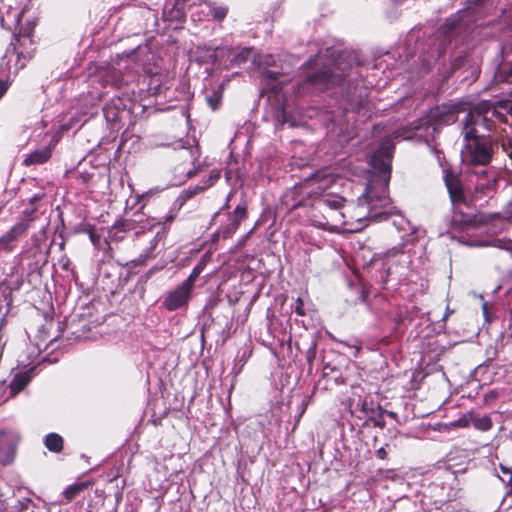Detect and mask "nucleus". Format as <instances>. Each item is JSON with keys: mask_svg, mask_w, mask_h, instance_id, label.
Instances as JSON below:
<instances>
[{"mask_svg": "<svg viewBox=\"0 0 512 512\" xmlns=\"http://www.w3.org/2000/svg\"><path fill=\"white\" fill-rule=\"evenodd\" d=\"M192 289L182 283L173 290L164 300V307L169 311L177 310L186 305L190 299Z\"/></svg>", "mask_w": 512, "mask_h": 512, "instance_id": "nucleus-11", "label": "nucleus"}, {"mask_svg": "<svg viewBox=\"0 0 512 512\" xmlns=\"http://www.w3.org/2000/svg\"><path fill=\"white\" fill-rule=\"evenodd\" d=\"M15 448V443L13 442V437L11 434L6 431H0V452H11L13 453Z\"/></svg>", "mask_w": 512, "mask_h": 512, "instance_id": "nucleus-22", "label": "nucleus"}, {"mask_svg": "<svg viewBox=\"0 0 512 512\" xmlns=\"http://www.w3.org/2000/svg\"><path fill=\"white\" fill-rule=\"evenodd\" d=\"M469 425V421L463 417L456 421V426L458 427H467Z\"/></svg>", "mask_w": 512, "mask_h": 512, "instance_id": "nucleus-35", "label": "nucleus"}, {"mask_svg": "<svg viewBox=\"0 0 512 512\" xmlns=\"http://www.w3.org/2000/svg\"><path fill=\"white\" fill-rule=\"evenodd\" d=\"M295 313L297 315H299V316H304L305 315L304 303H303V300L300 297H298L297 300H296Z\"/></svg>", "mask_w": 512, "mask_h": 512, "instance_id": "nucleus-32", "label": "nucleus"}, {"mask_svg": "<svg viewBox=\"0 0 512 512\" xmlns=\"http://www.w3.org/2000/svg\"><path fill=\"white\" fill-rule=\"evenodd\" d=\"M187 174H188L189 177H191L193 173L191 171H188Z\"/></svg>", "mask_w": 512, "mask_h": 512, "instance_id": "nucleus-44", "label": "nucleus"}, {"mask_svg": "<svg viewBox=\"0 0 512 512\" xmlns=\"http://www.w3.org/2000/svg\"><path fill=\"white\" fill-rule=\"evenodd\" d=\"M176 216H177V210L176 209H171L167 213V215L158 218L157 224L158 225H163L164 227H166L167 225H170L175 220Z\"/></svg>", "mask_w": 512, "mask_h": 512, "instance_id": "nucleus-26", "label": "nucleus"}, {"mask_svg": "<svg viewBox=\"0 0 512 512\" xmlns=\"http://www.w3.org/2000/svg\"><path fill=\"white\" fill-rule=\"evenodd\" d=\"M307 404L303 403L301 413L299 414V418L302 416V414L305 412Z\"/></svg>", "mask_w": 512, "mask_h": 512, "instance_id": "nucleus-40", "label": "nucleus"}, {"mask_svg": "<svg viewBox=\"0 0 512 512\" xmlns=\"http://www.w3.org/2000/svg\"><path fill=\"white\" fill-rule=\"evenodd\" d=\"M45 446L52 452H60L63 448V439L56 433H50L45 438Z\"/></svg>", "mask_w": 512, "mask_h": 512, "instance_id": "nucleus-20", "label": "nucleus"}, {"mask_svg": "<svg viewBox=\"0 0 512 512\" xmlns=\"http://www.w3.org/2000/svg\"><path fill=\"white\" fill-rule=\"evenodd\" d=\"M34 50V43L29 34L16 36L11 43V49L7 51L10 57L9 61L15 57V68L20 70L33 57Z\"/></svg>", "mask_w": 512, "mask_h": 512, "instance_id": "nucleus-5", "label": "nucleus"}, {"mask_svg": "<svg viewBox=\"0 0 512 512\" xmlns=\"http://www.w3.org/2000/svg\"><path fill=\"white\" fill-rule=\"evenodd\" d=\"M500 471L502 472V474L504 476L507 477L504 478L502 477L501 480L507 484V486L509 487V490L507 491V495L508 496H512V470L510 468H507L506 466L500 464Z\"/></svg>", "mask_w": 512, "mask_h": 512, "instance_id": "nucleus-25", "label": "nucleus"}, {"mask_svg": "<svg viewBox=\"0 0 512 512\" xmlns=\"http://www.w3.org/2000/svg\"><path fill=\"white\" fill-rule=\"evenodd\" d=\"M459 106L453 104L437 105L430 109L427 124L433 130L455 123L458 119Z\"/></svg>", "mask_w": 512, "mask_h": 512, "instance_id": "nucleus-6", "label": "nucleus"}, {"mask_svg": "<svg viewBox=\"0 0 512 512\" xmlns=\"http://www.w3.org/2000/svg\"><path fill=\"white\" fill-rule=\"evenodd\" d=\"M218 179H219V173H215L214 175H211L210 178H209L208 186L212 185Z\"/></svg>", "mask_w": 512, "mask_h": 512, "instance_id": "nucleus-36", "label": "nucleus"}, {"mask_svg": "<svg viewBox=\"0 0 512 512\" xmlns=\"http://www.w3.org/2000/svg\"><path fill=\"white\" fill-rule=\"evenodd\" d=\"M224 90V83L220 84L216 89H213L211 93L206 95V101L212 110H217L222 102Z\"/></svg>", "mask_w": 512, "mask_h": 512, "instance_id": "nucleus-19", "label": "nucleus"}, {"mask_svg": "<svg viewBox=\"0 0 512 512\" xmlns=\"http://www.w3.org/2000/svg\"><path fill=\"white\" fill-rule=\"evenodd\" d=\"M341 405L343 406L344 413L341 415L340 423L342 426H344L345 423L350 425V428L352 429V425L350 423V419L352 417V410H351V403L348 399L347 401H342Z\"/></svg>", "mask_w": 512, "mask_h": 512, "instance_id": "nucleus-24", "label": "nucleus"}, {"mask_svg": "<svg viewBox=\"0 0 512 512\" xmlns=\"http://www.w3.org/2000/svg\"><path fill=\"white\" fill-rule=\"evenodd\" d=\"M353 275H354V278H358L359 277L358 271L355 268H354Z\"/></svg>", "mask_w": 512, "mask_h": 512, "instance_id": "nucleus-41", "label": "nucleus"}, {"mask_svg": "<svg viewBox=\"0 0 512 512\" xmlns=\"http://www.w3.org/2000/svg\"><path fill=\"white\" fill-rule=\"evenodd\" d=\"M332 82V72L329 69H323L307 75L305 85L315 89L323 90Z\"/></svg>", "mask_w": 512, "mask_h": 512, "instance_id": "nucleus-14", "label": "nucleus"}, {"mask_svg": "<svg viewBox=\"0 0 512 512\" xmlns=\"http://www.w3.org/2000/svg\"><path fill=\"white\" fill-rule=\"evenodd\" d=\"M376 456L381 459V460H384L386 459L387 457V452L385 450V448L383 447H380L379 449L376 450Z\"/></svg>", "mask_w": 512, "mask_h": 512, "instance_id": "nucleus-34", "label": "nucleus"}, {"mask_svg": "<svg viewBox=\"0 0 512 512\" xmlns=\"http://www.w3.org/2000/svg\"><path fill=\"white\" fill-rule=\"evenodd\" d=\"M394 149L393 142L390 139H386L369 156L368 164L370 170L367 172V183L365 184L364 193L357 199V207L368 206V213L356 219L358 225L364 222H378L386 218L384 213L377 212L376 210L387 207L391 203L389 198V182L391 179V162Z\"/></svg>", "mask_w": 512, "mask_h": 512, "instance_id": "nucleus-1", "label": "nucleus"}, {"mask_svg": "<svg viewBox=\"0 0 512 512\" xmlns=\"http://www.w3.org/2000/svg\"><path fill=\"white\" fill-rule=\"evenodd\" d=\"M471 422L475 429L482 431V432L489 431L493 426L492 419L488 415H484L481 417L480 416L473 417V418H471Z\"/></svg>", "mask_w": 512, "mask_h": 512, "instance_id": "nucleus-21", "label": "nucleus"}, {"mask_svg": "<svg viewBox=\"0 0 512 512\" xmlns=\"http://www.w3.org/2000/svg\"><path fill=\"white\" fill-rule=\"evenodd\" d=\"M51 157V150L47 147L35 150L28 154L23 163L26 166L43 164Z\"/></svg>", "mask_w": 512, "mask_h": 512, "instance_id": "nucleus-17", "label": "nucleus"}, {"mask_svg": "<svg viewBox=\"0 0 512 512\" xmlns=\"http://www.w3.org/2000/svg\"><path fill=\"white\" fill-rule=\"evenodd\" d=\"M497 181L493 178L479 177L474 189L469 193L468 200L471 201V208L475 206V202L483 197L491 198L496 191Z\"/></svg>", "mask_w": 512, "mask_h": 512, "instance_id": "nucleus-10", "label": "nucleus"}, {"mask_svg": "<svg viewBox=\"0 0 512 512\" xmlns=\"http://www.w3.org/2000/svg\"><path fill=\"white\" fill-rule=\"evenodd\" d=\"M3 462H4V464H8V463H10V462H11V459L5 460V461H3Z\"/></svg>", "mask_w": 512, "mask_h": 512, "instance_id": "nucleus-42", "label": "nucleus"}, {"mask_svg": "<svg viewBox=\"0 0 512 512\" xmlns=\"http://www.w3.org/2000/svg\"><path fill=\"white\" fill-rule=\"evenodd\" d=\"M104 111H105V114H106V118H109L108 110H107V109H105Z\"/></svg>", "mask_w": 512, "mask_h": 512, "instance_id": "nucleus-43", "label": "nucleus"}, {"mask_svg": "<svg viewBox=\"0 0 512 512\" xmlns=\"http://www.w3.org/2000/svg\"><path fill=\"white\" fill-rule=\"evenodd\" d=\"M471 4L481 5L485 0H469Z\"/></svg>", "mask_w": 512, "mask_h": 512, "instance_id": "nucleus-38", "label": "nucleus"}, {"mask_svg": "<svg viewBox=\"0 0 512 512\" xmlns=\"http://www.w3.org/2000/svg\"><path fill=\"white\" fill-rule=\"evenodd\" d=\"M30 382V376L27 373H17L10 382L11 394L14 396L20 393Z\"/></svg>", "mask_w": 512, "mask_h": 512, "instance_id": "nucleus-18", "label": "nucleus"}, {"mask_svg": "<svg viewBox=\"0 0 512 512\" xmlns=\"http://www.w3.org/2000/svg\"><path fill=\"white\" fill-rule=\"evenodd\" d=\"M187 0L167 2L163 8V17L168 21H182L185 17V3Z\"/></svg>", "mask_w": 512, "mask_h": 512, "instance_id": "nucleus-15", "label": "nucleus"}, {"mask_svg": "<svg viewBox=\"0 0 512 512\" xmlns=\"http://www.w3.org/2000/svg\"><path fill=\"white\" fill-rule=\"evenodd\" d=\"M84 488L85 485L82 483L68 486L63 491V497L66 500L65 503H69L71 500H73Z\"/></svg>", "mask_w": 512, "mask_h": 512, "instance_id": "nucleus-23", "label": "nucleus"}, {"mask_svg": "<svg viewBox=\"0 0 512 512\" xmlns=\"http://www.w3.org/2000/svg\"><path fill=\"white\" fill-rule=\"evenodd\" d=\"M503 151L512 159V136H506L502 139Z\"/></svg>", "mask_w": 512, "mask_h": 512, "instance_id": "nucleus-31", "label": "nucleus"}, {"mask_svg": "<svg viewBox=\"0 0 512 512\" xmlns=\"http://www.w3.org/2000/svg\"><path fill=\"white\" fill-rule=\"evenodd\" d=\"M227 8L226 7H211L210 8V12L213 16L214 19L216 20H222L226 17L227 15Z\"/></svg>", "mask_w": 512, "mask_h": 512, "instance_id": "nucleus-30", "label": "nucleus"}, {"mask_svg": "<svg viewBox=\"0 0 512 512\" xmlns=\"http://www.w3.org/2000/svg\"><path fill=\"white\" fill-rule=\"evenodd\" d=\"M246 217V206L238 205L232 214H229L228 223L221 228L219 233L227 238L232 235L239 227L240 222Z\"/></svg>", "mask_w": 512, "mask_h": 512, "instance_id": "nucleus-12", "label": "nucleus"}, {"mask_svg": "<svg viewBox=\"0 0 512 512\" xmlns=\"http://www.w3.org/2000/svg\"><path fill=\"white\" fill-rule=\"evenodd\" d=\"M366 225L367 224H365L363 226H359V227H354L353 232L354 233L361 232Z\"/></svg>", "mask_w": 512, "mask_h": 512, "instance_id": "nucleus-39", "label": "nucleus"}, {"mask_svg": "<svg viewBox=\"0 0 512 512\" xmlns=\"http://www.w3.org/2000/svg\"><path fill=\"white\" fill-rule=\"evenodd\" d=\"M491 245L504 250H511L512 249V241L508 239H494L491 242Z\"/></svg>", "mask_w": 512, "mask_h": 512, "instance_id": "nucleus-29", "label": "nucleus"}, {"mask_svg": "<svg viewBox=\"0 0 512 512\" xmlns=\"http://www.w3.org/2000/svg\"><path fill=\"white\" fill-rule=\"evenodd\" d=\"M246 217V206L238 205L232 214H229L228 223L221 228L219 233L227 238L232 235L239 227L240 222Z\"/></svg>", "mask_w": 512, "mask_h": 512, "instance_id": "nucleus-13", "label": "nucleus"}, {"mask_svg": "<svg viewBox=\"0 0 512 512\" xmlns=\"http://www.w3.org/2000/svg\"><path fill=\"white\" fill-rule=\"evenodd\" d=\"M251 52L252 50L250 48H243L234 56L232 61L236 64L245 63L249 59Z\"/></svg>", "mask_w": 512, "mask_h": 512, "instance_id": "nucleus-27", "label": "nucleus"}, {"mask_svg": "<svg viewBox=\"0 0 512 512\" xmlns=\"http://www.w3.org/2000/svg\"><path fill=\"white\" fill-rule=\"evenodd\" d=\"M443 181L453 207L464 205L471 208V201L468 200V196L466 195L465 187L459 173H457L452 167H445L443 169Z\"/></svg>", "mask_w": 512, "mask_h": 512, "instance_id": "nucleus-4", "label": "nucleus"}, {"mask_svg": "<svg viewBox=\"0 0 512 512\" xmlns=\"http://www.w3.org/2000/svg\"><path fill=\"white\" fill-rule=\"evenodd\" d=\"M365 405L366 403L363 404L361 412L364 414V417H366V419L357 416V419L361 421V423H359L358 421L354 423V425L359 427L358 436L361 439L365 438L366 430H369L370 428H375L377 426L381 427V423L376 418L368 415Z\"/></svg>", "mask_w": 512, "mask_h": 512, "instance_id": "nucleus-16", "label": "nucleus"}, {"mask_svg": "<svg viewBox=\"0 0 512 512\" xmlns=\"http://www.w3.org/2000/svg\"><path fill=\"white\" fill-rule=\"evenodd\" d=\"M486 102L488 114L491 119H497L499 122L507 123L512 127V101L510 100H482Z\"/></svg>", "mask_w": 512, "mask_h": 512, "instance_id": "nucleus-9", "label": "nucleus"}, {"mask_svg": "<svg viewBox=\"0 0 512 512\" xmlns=\"http://www.w3.org/2000/svg\"><path fill=\"white\" fill-rule=\"evenodd\" d=\"M201 271H202L201 265H197L192 270V272L189 275V277L183 283L186 284L191 289H193L194 283H195L196 279L198 278V276L200 275Z\"/></svg>", "mask_w": 512, "mask_h": 512, "instance_id": "nucleus-28", "label": "nucleus"}, {"mask_svg": "<svg viewBox=\"0 0 512 512\" xmlns=\"http://www.w3.org/2000/svg\"><path fill=\"white\" fill-rule=\"evenodd\" d=\"M486 102L477 103L465 116L462 131L474 129L489 134L495 128V120L491 119Z\"/></svg>", "mask_w": 512, "mask_h": 512, "instance_id": "nucleus-3", "label": "nucleus"}, {"mask_svg": "<svg viewBox=\"0 0 512 512\" xmlns=\"http://www.w3.org/2000/svg\"><path fill=\"white\" fill-rule=\"evenodd\" d=\"M464 147L462 156L471 165H488L498 148L495 138L481 131H462Z\"/></svg>", "mask_w": 512, "mask_h": 512, "instance_id": "nucleus-2", "label": "nucleus"}, {"mask_svg": "<svg viewBox=\"0 0 512 512\" xmlns=\"http://www.w3.org/2000/svg\"><path fill=\"white\" fill-rule=\"evenodd\" d=\"M444 27H447L448 30H453L456 27V22L455 21H451V22L447 21V22H445Z\"/></svg>", "mask_w": 512, "mask_h": 512, "instance_id": "nucleus-37", "label": "nucleus"}, {"mask_svg": "<svg viewBox=\"0 0 512 512\" xmlns=\"http://www.w3.org/2000/svg\"><path fill=\"white\" fill-rule=\"evenodd\" d=\"M485 220L482 215L464 213L460 206L453 207V216L451 226L457 231H467L484 224Z\"/></svg>", "mask_w": 512, "mask_h": 512, "instance_id": "nucleus-8", "label": "nucleus"}, {"mask_svg": "<svg viewBox=\"0 0 512 512\" xmlns=\"http://www.w3.org/2000/svg\"><path fill=\"white\" fill-rule=\"evenodd\" d=\"M9 84L7 81L0 80V98L6 93L8 90Z\"/></svg>", "mask_w": 512, "mask_h": 512, "instance_id": "nucleus-33", "label": "nucleus"}, {"mask_svg": "<svg viewBox=\"0 0 512 512\" xmlns=\"http://www.w3.org/2000/svg\"><path fill=\"white\" fill-rule=\"evenodd\" d=\"M35 219V209H25L22 219L10 228L2 237H0V250L10 252L12 250L11 242L21 237L30 227Z\"/></svg>", "mask_w": 512, "mask_h": 512, "instance_id": "nucleus-7", "label": "nucleus"}]
</instances>
